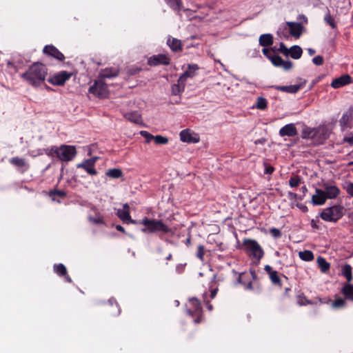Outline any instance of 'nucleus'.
Masks as SVG:
<instances>
[{"label": "nucleus", "instance_id": "603ef678", "mask_svg": "<svg viewBox=\"0 0 353 353\" xmlns=\"http://www.w3.org/2000/svg\"><path fill=\"white\" fill-rule=\"evenodd\" d=\"M140 134L146 139L147 143H150L154 139V136L147 131L142 130L140 132Z\"/></svg>", "mask_w": 353, "mask_h": 353}, {"label": "nucleus", "instance_id": "2eb2a0df", "mask_svg": "<svg viewBox=\"0 0 353 353\" xmlns=\"http://www.w3.org/2000/svg\"><path fill=\"white\" fill-rule=\"evenodd\" d=\"M306 83V81L303 80L299 84L291 85H274L272 88L276 90H279L284 92L294 94L296 93L299 90L303 88Z\"/></svg>", "mask_w": 353, "mask_h": 353}, {"label": "nucleus", "instance_id": "f257e3e1", "mask_svg": "<svg viewBox=\"0 0 353 353\" xmlns=\"http://www.w3.org/2000/svg\"><path fill=\"white\" fill-rule=\"evenodd\" d=\"M47 74L46 66L40 62H34L20 77L28 84L38 88L45 81Z\"/></svg>", "mask_w": 353, "mask_h": 353}, {"label": "nucleus", "instance_id": "f03ea898", "mask_svg": "<svg viewBox=\"0 0 353 353\" xmlns=\"http://www.w3.org/2000/svg\"><path fill=\"white\" fill-rule=\"evenodd\" d=\"M138 223L144 226L141 229V232L145 234H156L159 232L168 234L171 232V229L160 219H151L144 217Z\"/></svg>", "mask_w": 353, "mask_h": 353}, {"label": "nucleus", "instance_id": "c756f323", "mask_svg": "<svg viewBox=\"0 0 353 353\" xmlns=\"http://www.w3.org/2000/svg\"><path fill=\"white\" fill-rule=\"evenodd\" d=\"M273 36L271 34H263L259 37V42L260 46L268 47L273 44Z\"/></svg>", "mask_w": 353, "mask_h": 353}, {"label": "nucleus", "instance_id": "680f3d73", "mask_svg": "<svg viewBox=\"0 0 353 353\" xmlns=\"http://www.w3.org/2000/svg\"><path fill=\"white\" fill-rule=\"evenodd\" d=\"M347 192L353 196V183H349L346 188Z\"/></svg>", "mask_w": 353, "mask_h": 353}, {"label": "nucleus", "instance_id": "72a5a7b5", "mask_svg": "<svg viewBox=\"0 0 353 353\" xmlns=\"http://www.w3.org/2000/svg\"><path fill=\"white\" fill-rule=\"evenodd\" d=\"M317 263L321 271L323 273L327 272L330 268V264L323 257L319 256Z\"/></svg>", "mask_w": 353, "mask_h": 353}, {"label": "nucleus", "instance_id": "bf43d9fd", "mask_svg": "<svg viewBox=\"0 0 353 353\" xmlns=\"http://www.w3.org/2000/svg\"><path fill=\"white\" fill-rule=\"evenodd\" d=\"M239 283L243 284L245 285V288L246 290H252L253 289L252 283L250 281L248 283H245L241 281V276L240 275L239 277Z\"/></svg>", "mask_w": 353, "mask_h": 353}, {"label": "nucleus", "instance_id": "de8ad7c7", "mask_svg": "<svg viewBox=\"0 0 353 353\" xmlns=\"http://www.w3.org/2000/svg\"><path fill=\"white\" fill-rule=\"evenodd\" d=\"M59 147L52 146L50 148L46 150V154L49 157H57L58 156Z\"/></svg>", "mask_w": 353, "mask_h": 353}, {"label": "nucleus", "instance_id": "6e6d98bb", "mask_svg": "<svg viewBox=\"0 0 353 353\" xmlns=\"http://www.w3.org/2000/svg\"><path fill=\"white\" fill-rule=\"evenodd\" d=\"M312 62L316 65H321L323 64V57L318 55L312 59Z\"/></svg>", "mask_w": 353, "mask_h": 353}, {"label": "nucleus", "instance_id": "7ed1b4c3", "mask_svg": "<svg viewBox=\"0 0 353 353\" xmlns=\"http://www.w3.org/2000/svg\"><path fill=\"white\" fill-rule=\"evenodd\" d=\"M345 210L343 206L334 205L324 209L319 216L323 221L336 223L343 216Z\"/></svg>", "mask_w": 353, "mask_h": 353}, {"label": "nucleus", "instance_id": "58836bf2", "mask_svg": "<svg viewBox=\"0 0 353 353\" xmlns=\"http://www.w3.org/2000/svg\"><path fill=\"white\" fill-rule=\"evenodd\" d=\"M167 3L174 10L179 11L182 7L181 0H165Z\"/></svg>", "mask_w": 353, "mask_h": 353}, {"label": "nucleus", "instance_id": "412c9836", "mask_svg": "<svg viewBox=\"0 0 353 353\" xmlns=\"http://www.w3.org/2000/svg\"><path fill=\"white\" fill-rule=\"evenodd\" d=\"M167 45L174 52H181L183 50V44L181 41L171 36L168 37Z\"/></svg>", "mask_w": 353, "mask_h": 353}, {"label": "nucleus", "instance_id": "c9c22d12", "mask_svg": "<svg viewBox=\"0 0 353 353\" xmlns=\"http://www.w3.org/2000/svg\"><path fill=\"white\" fill-rule=\"evenodd\" d=\"M300 259L305 261H312L314 259V254L310 250L301 251L299 253Z\"/></svg>", "mask_w": 353, "mask_h": 353}, {"label": "nucleus", "instance_id": "13d9d810", "mask_svg": "<svg viewBox=\"0 0 353 353\" xmlns=\"http://www.w3.org/2000/svg\"><path fill=\"white\" fill-rule=\"evenodd\" d=\"M292 66L293 63L292 61L283 60V63L281 67L283 68L285 70H289L292 68Z\"/></svg>", "mask_w": 353, "mask_h": 353}, {"label": "nucleus", "instance_id": "7c9ffc66", "mask_svg": "<svg viewBox=\"0 0 353 353\" xmlns=\"http://www.w3.org/2000/svg\"><path fill=\"white\" fill-rule=\"evenodd\" d=\"M342 275L345 277L347 283L352 280V268L350 264H345L341 269Z\"/></svg>", "mask_w": 353, "mask_h": 353}, {"label": "nucleus", "instance_id": "bb28decb", "mask_svg": "<svg viewBox=\"0 0 353 353\" xmlns=\"http://www.w3.org/2000/svg\"><path fill=\"white\" fill-rule=\"evenodd\" d=\"M341 292L344 296L345 299L353 302V284L345 283L341 288Z\"/></svg>", "mask_w": 353, "mask_h": 353}, {"label": "nucleus", "instance_id": "4468645a", "mask_svg": "<svg viewBox=\"0 0 353 353\" xmlns=\"http://www.w3.org/2000/svg\"><path fill=\"white\" fill-rule=\"evenodd\" d=\"M286 25L289 28L290 34L296 39H299L303 32L304 27L301 23L288 21Z\"/></svg>", "mask_w": 353, "mask_h": 353}, {"label": "nucleus", "instance_id": "393cba45", "mask_svg": "<svg viewBox=\"0 0 353 353\" xmlns=\"http://www.w3.org/2000/svg\"><path fill=\"white\" fill-rule=\"evenodd\" d=\"M180 139L186 143H197L199 140L196 136H193L190 129L183 130L180 132Z\"/></svg>", "mask_w": 353, "mask_h": 353}, {"label": "nucleus", "instance_id": "a878e982", "mask_svg": "<svg viewBox=\"0 0 353 353\" xmlns=\"http://www.w3.org/2000/svg\"><path fill=\"white\" fill-rule=\"evenodd\" d=\"M119 71L118 69L114 68H108L102 70L99 73L101 79H111L116 77L119 75Z\"/></svg>", "mask_w": 353, "mask_h": 353}, {"label": "nucleus", "instance_id": "e2e57ef3", "mask_svg": "<svg viewBox=\"0 0 353 353\" xmlns=\"http://www.w3.org/2000/svg\"><path fill=\"white\" fill-rule=\"evenodd\" d=\"M297 19L301 21V23H307V18L304 14H299L297 17Z\"/></svg>", "mask_w": 353, "mask_h": 353}, {"label": "nucleus", "instance_id": "dca6fc26", "mask_svg": "<svg viewBox=\"0 0 353 353\" xmlns=\"http://www.w3.org/2000/svg\"><path fill=\"white\" fill-rule=\"evenodd\" d=\"M353 83L352 78L349 74H343L341 77L333 79L331 86L334 88H340Z\"/></svg>", "mask_w": 353, "mask_h": 353}, {"label": "nucleus", "instance_id": "473e14b6", "mask_svg": "<svg viewBox=\"0 0 353 353\" xmlns=\"http://www.w3.org/2000/svg\"><path fill=\"white\" fill-rule=\"evenodd\" d=\"M49 196L52 201H57V197L65 198L67 196V193L64 190L54 189L51 190L49 192Z\"/></svg>", "mask_w": 353, "mask_h": 353}, {"label": "nucleus", "instance_id": "a211bd4d", "mask_svg": "<svg viewBox=\"0 0 353 353\" xmlns=\"http://www.w3.org/2000/svg\"><path fill=\"white\" fill-rule=\"evenodd\" d=\"M322 186L324 189L323 190L325 193L327 199H335L339 195L341 192L339 188L334 185H330L328 183H325Z\"/></svg>", "mask_w": 353, "mask_h": 353}, {"label": "nucleus", "instance_id": "69168bd1", "mask_svg": "<svg viewBox=\"0 0 353 353\" xmlns=\"http://www.w3.org/2000/svg\"><path fill=\"white\" fill-rule=\"evenodd\" d=\"M217 292H218V288L212 290L210 292V297L212 299H214L216 296Z\"/></svg>", "mask_w": 353, "mask_h": 353}, {"label": "nucleus", "instance_id": "aec40b11", "mask_svg": "<svg viewBox=\"0 0 353 353\" xmlns=\"http://www.w3.org/2000/svg\"><path fill=\"white\" fill-rule=\"evenodd\" d=\"M54 272L61 277H63L67 283H72V279L68 274L66 267L63 263L54 264L53 266Z\"/></svg>", "mask_w": 353, "mask_h": 353}, {"label": "nucleus", "instance_id": "9d476101", "mask_svg": "<svg viewBox=\"0 0 353 353\" xmlns=\"http://www.w3.org/2000/svg\"><path fill=\"white\" fill-rule=\"evenodd\" d=\"M170 62L171 59L167 54H154L148 59V64L150 66L168 65Z\"/></svg>", "mask_w": 353, "mask_h": 353}, {"label": "nucleus", "instance_id": "20e7f679", "mask_svg": "<svg viewBox=\"0 0 353 353\" xmlns=\"http://www.w3.org/2000/svg\"><path fill=\"white\" fill-rule=\"evenodd\" d=\"M245 252L252 258L257 260L258 263L264 256V250L259 243L254 239H245L243 241Z\"/></svg>", "mask_w": 353, "mask_h": 353}, {"label": "nucleus", "instance_id": "37998d69", "mask_svg": "<svg viewBox=\"0 0 353 353\" xmlns=\"http://www.w3.org/2000/svg\"><path fill=\"white\" fill-rule=\"evenodd\" d=\"M334 308H342L346 305L345 299L341 297H336L332 304Z\"/></svg>", "mask_w": 353, "mask_h": 353}, {"label": "nucleus", "instance_id": "ea45409f", "mask_svg": "<svg viewBox=\"0 0 353 353\" xmlns=\"http://www.w3.org/2000/svg\"><path fill=\"white\" fill-rule=\"evenodd\" d=\"M255 107L259 110H265L268 107L267 99L263 97H258Z\"/></svg>", "mask_w": 353, "mask_h": 353}, {"label": "nucleus", "instance_id": "4c0bfd02", "mask_svg": "<svg viewBox=\"0 0 353 353\" xmlns=\"http://www.w3.org/2000/svg\"><path fill=\"white\" fill-rule=\"evenodd\" d=\"M324 21L326 23L330 25L333 29H336L337 26L333 17L330 14V10L327 9V12L324 16Z\"/></svg>", "mask_w": 353, "mask_h": 353}, {"label": "nucleus", "instance_id": "338daca9", "mask_svg": "<svg viewBox=\"0 0 353 353\" xmlns=\"http://www.w3.org/2000/svg\"><path fill=\"white\" fill-rule=\"evenodd\" d=\"M311 226L312 228L317 229V230L319 229V225L316 224V221L314 219H312L311 221Z\"/></svg>", "mask_w": 353, "mask_h": 353}, {"label": "nucleus", "instance_id": "39448f33", "mask_svg": "<svg viewBox=\"0 0 353 353\" xmlns=\"http://www.w3.org/2000/svg\"><path fill=\"white\" fill-rule=\"evenodd\" d=\"M191 308L187 310V313L194 317V322L199 323L203 321V312L200 301L196 298H192L189 301Z\"/></svg>", "mask_w": 353, "mask_h": 353}, {"label": "nucleus", "instance_id": "6e6552de", "mask_svg": "<svg viewBox=\"0 0 353 353\" xmlns=\"http://www.w3.org/2000/svg\"><path fill=\"white\" fill-rule=\"evenodd\" d=\"M264 270L268 274L272 285L275 286H278L279 288L282 287L281 277L287 281L288 280V276L283 274H279L277 271L273 270V268L269 265H265Z\"/></svg>", "mask_w": 353, "mask_h": 353}, {"label": "nucleus", "instance_id": "0e129e2a", "mask_svg": "<svg viewBox=\"0 0 353 353\" xmlns=\"http://www.w3.org/2000/svg\"><path fill=\"white\" fill-rule=\"evenodd\" d=\"M343 142L348 143L350 145H353V135L344 137Z\"/></svg>", "mask_w": 353, "mask_h": 353}, {"label": "nucleus", "instance_id": "f3484780", "mask_svg": "<svg viewBox=\"0 0 353 353\" xmlns=\"http://www.w3.org/2000/svg\"><path fill=\"white\" fill-rule=\"evenodd\" d=\"M353 114V106H350L348 110L343 113L339 120L340 125L343 130L352 127V117Z\"/></svg>", "mask_w": 353, "mask_h": 353}, {"label": "nucleus", "instance_id": "4d7b16f0", "mask_svg": "<svg viewBox=\"0 0 353 353\" xmlns=\"http://www.w3.org/2000/svg\"><path fill=\"white\" fill-rule=\"evenodd\" d=\"M288 197L289 199L294 200V201L303 199V198L301 196H299V195L296 193H294L292 192H288Z\"/></svg>", "mask_w": 353, "mask_h": 353}, {"label": "nucleus", "instance_id": "09e8293b", "mask_svg": "<svg viewBox=\"0 0 353 353\" xmlns=\"http://www.w3.org/2000/svg\"><path fill=\"white\" fill-rule=\"evenodd\" d=\"M297 303L299 305H306L311 304V301L307 300L303 294L297 296Z\"/></svg>", "mask_w": 353, "mask_h": 353}, {"label": "nucleus", "instance_id": "5fc2aeb1", "mask_svg": "<svg viewBox=\"0 0 353 353\" xmlns=\"http://www.w3.org/2000/svg\"><path fill=\"white\" fill-rule=\"evenodd\" d=\"M265 167L264 172L267 174H271L274 171V168L271 165L268 164L267 162H264L263 163Z\"/></svg>", "mask_w": 353, "mask_h": 353}, {"label": "nucleus", "instance_id": "c03bdc74", "mask_svg": "<svg viewBox=\"0 0 353 353\" xmlns=\"http://www.w3.org/2000/svg\"><path fill=\"white\" fill-rule=\"evenodd\" d=\"M301 182V178L298 176H291L289 180V185L291 188H296L298 187Z\"/></svg>", "mask_w": 353, "mask_h": 353}, {"label": "nucleus", "instance_id": "864d4df0", "mask_svg": "<svg viewBox=\"0 0 353 353\" xmlns=\"http://www.w3.org/2000/svg\"><path fill=\"white\" fill-rule=\"evenodd\" d=\"M278 50L285 56L289 55V49H288L286 46L283 42L280 43L279 48Z\"/></svg>", "mask_w": 353, "mask_h": 353}, {"label": "nucleus", "instance_id": "1a4fd4ad", "mask_svg": "<svg viewBox=\"0 0 353 353\" xmlns=\"http://www.w3.org/2000/svg\"><path fill=\"white\" fill-rule=\"evenodd\" d=\"M72 74L67 71H61L48 79V81L54 85L61 86L70 79Z\"/></svg>", "mask_w": 353, "mask_h": 353}, {"label": "nucleus", "instance_id": "9b49d317", "mask_svg": "<svg viewBox=\"0 0 353 353\" xmlns=\"http://www.w3.org/2000/svg\"><path fill=\"white\" fill-rule=\"evenodd\" d=\"M9 163L17 168V170L24 174L30 169L29 163L23 158L19 157H14L9 159Z\"/></svg>", "mask_w": 353, "mask_h": 353}, {"label": "nucleus", "instance_id": "052dcab7", "mask_svg": "<svg viewBox=\"0 0 353 353\" xmlns=\"http://www.w3.org/2000/svg\"><path fill=\"white\" fill-rule=\"evenodd\" d=\"M270 51H274V50L272 48L269 49V48H264L262 50L263 54L269 59H270V57H271V56H273L272 54H270Z\"/></svg>", "mask_w": 353, "mask_h": 353}, {"label": "nucleus", "instance_id": "8fccbe9b", "mask_svg": "<svg viewBox=\"0 0 353 353\" xmlns=\"http://www.w3.org/2000/svg\"><path fill=\"white\" fill-rule=\"evenodd\" d=\"M316 130H321V132L318 134V137L321 139L326 140L329 137V134L327 133V130L325 128H318Z\"/></svg>", "mask_w": 353, "mask_h": 353}, {"label": "nucleus", "instance_id": "774afa93", "mask_svg": "<svg viewBox=\"0 0 353 353\" xmlns=\"http://www.w3.org/2000/svg\"><path fill=\"white\" fill-rule=\"evenodd\" d=\"M116 229L119 231V232H121L123 233H125V230L124 229V228L120 225H116Z\"/></svg>", "mask_w": 353, "mask_h": 353}, {"label": "nucleus", "instance_id": "0eeeda50", "mask_svg": "<svg viewBox=\"0 0 353 353\" xmlns=\"http://www.w3.org/2000/svg\"><path fill=\"white\" fill-rule=\"evenodd\" d=\"M76 155L77 150L74 145H61L59 147L57 158L61 161H70L73 160Z\"/></svg>", "mask_w": 353, "mask_h": 353}, {"label": "nucleus", "instance_id": "2f4dec72", "mask_svg": "<svg viewBox=\"0 0 353 353\" xmlns=\"http://www.w3.org/2000/svg\"><path fill=\"white\" fill-rule=\"evenodd\" d=\"M303 50L299 46L294 45L289 49V54L292 59H299L301 57Z\"/></svg>", "mask_w": 353, "mask_h": 353}, {"label": "nucleus", "instance_id": "f704fd0d", "mask_svg": "<svg viewBox=\"0 0 353 353\" xmlns=\"http://www.w3.org/2000/svg\"><path fill=\"white\" fill-rule=\"evenodd\" d=\"M185 83L178 81L177 83L173 84L171 87V92L173 95H178L184 91Z\"/></svg>", "mask_w": 353, "mask_h": 353}, {"label": "nucleus", "instance_id": "e433bc0d", "mask_svg": "<svg viewBox=\"0 0 353 353\" xmlns=\"http://www.w3.org/2000/svg\"><path fill=\"white\" fill-rule=\"evenodd\" d=\"M106 175L112 179H119L123 176V172L119 168L109 169L106 172Z\"/></svg>", "mask_w": 353, "mask_h": 353}, {"label": "nucleus", "instance_id": "ddd939ff", "mask_svg": "<svg viewBox=\"0 0 353 353\" xmlns=\"http://www.w3.org/2000/svg\"><path fill=\"white\" fill-rule=\"evenodd\" d=\"M43 53L48 57L54 58L59 61H63L65 56L53 45H46L43 48Z\"/></svg>", "mask_w": 353, "mask_h": 353}, {"label": "nucleus", "instance_id": "a19ab883", "mask_svg": "<svg viewBox=\"0 0 353 353\" xmlns=\"http://www.w3.org/2000/svg\"><path fill=\"white\" fill-rule=\"evenodd\" d=\"M270 60L276 67H281L283 63V59L279 55L274 54L270 57Z\"/></svg>", "mask_w": 353, "mask_h": 353}, {"label": "nucleus", "instance_id": "423d86ee", "mask_svg": "<svg viewBox=\"0 0 353 353\" xmlns=\"http://www.w3.org/2000/svg\"><path fill=\"white\" fill-rule=\"evenodd\" d=\"M89 93L100 99H105L108 96L107 84L102 80H96L92 85L89 88Z\"/></svg>", "mask_w": 353, "mask_h": 353}, {"label": "nucleus", "instance_id": "49530a36", "mask_svg": "<svg viewBox=\"0 0 353 353\" xmlns=\"http://www.w3.org/2000/svg\"><path fill=\"white\" fill-rule=\"evenodd\" d=\"M154 141L156 144L158 145H165L168 143L169 139L165 137H163L161 135H156L154 136Z\"/></svg>", "mask_w": 353, "mask_h": 353}, {"label": "nucleus", "instance_id": "b1692460", "mask_svg": "<svg viewBox=\"0 0 353 353\" xmlns=\"http://www.w3.org/2000/svg\"><path fill=\"white\" fill-rule=\"evenodd\" d=\"M199 69L196 64L188 65V69L179 78V81L185 83L188 78H192L195 75L196 71Z\"/></svg>", "mask_w": 353, "mask_h": 353}, {"label": "nucleus", "instance_id": "4be33fe9", "mask_svg": "<svg viewBox=\"0 0 353 353\" xmlns=\"http://www.w3.org/2000/svg\"><path fill=\"white\" fill-rule=\"evenodd\" d=\"M315 194L312 197V203L314 205H321L326 202L327 198L323 190L316 188Z\"/></svg>", "mask_w": 353, "mask_h": 353}, {"label": "nucleus", "instance_id": "6ab92c4d", "mask_svg": "<svg viewBox=\"0 0 353 353\" xmlns=\"http://www.w3.org/2000/svg\"><path fill=\"white\" fill-rule=\"evenodd\" d=\"M129 207L128 204L124 205L123 210H119L117 214L119 218L125 223H138L136 220L131 219L130 214L128 210Z\"/></svg>", "mask_w": 353, "mask_h": 353}, {"label": "nucleus", "instance_id": "5701e85b", "mask_svg": "<svg viewBox=\"0 0 353 353\" xmlns=\"http://www.w3.org/2000/svg\"><path fill=\"white\" fill-rule=\"evenodd\" d=\"M297 133V129L294 123L287 124L279 130V135L281 137H294Z\"/></svg>", "mask_w": 353, "mask_h": 353}, {"label": "nucleus", "instance_id": "3c124183", "mask_svg": "<svg viewBox=\"0 0 353 353\" xmlns=\"http://www.w3.org/2000/svg\"><path fill=\"white\" fill-rule=\"evenodd\" d=\"M270 234L275 239H279L282 236L281 230L276 228L270 229Z\"/></svg>", "mask_w": 353, "mask_h": 353}, {"label": "nucleus", "instance_id": "c85d7f7f", "mask_svg": "<svg viewBox=\"0 0 353 353\" xmlns=\"http://www.w3.org/2000/svg\"><path fill=\"white\" fill-rule=\"evenodd\" d=\"M124 117L126 119L136 124H140L142 123L141 116L137 111L128 112Z\"/></svg>", "mask_w": 353, "mask_h": 353}, {"label": "nucleus", "instance_id": "79ce46f5", "mask_svg": "<svg viewBox=\"0 0 353 353\" xmlns=\"http://www.w3.org/2000/svg\"><path fill=\"white\" fill-rule=\"evenodd\" d=\"M321 132V130H316V129H310L308 130L304 131V138H311L315 139L318 137V134Z\"/></svg>", "mask_w": 353, "mask_h": 353}, {"label": "nucleus", "instance_id": "f8f14e48", "mask_svg": "<svg viewBox=\"0 0 353 353\" xmlns=\"http://www.w3.org/2000/svg\"><path fill=\"white\" fill-rule=\"evenodd\" d=\"M97 159V157L85 159L81 163L77 164V166L78 168H82L85 170L88 174L91 176H95L97 174V171L94 168Z\"/></svg>", "mask_w": 353, "mask_h": 353}, {"label": "nucleus", "instance_id": "a18cd8bd", "mask_svg": "<svg viewBox=\"0 0 353 353\" xmlns=\"http://www.w3.org/2000/svg\"><path fill=\"white\" fill-rule=\"evenodd\" d=\"M205 247L203 245H199L197 247V251L196 252V256L201 261H204V255H205Z\"/></svg>", "mask_w": 353, "mask_h": 353}, {"label": "nucleus", "instance_id": "cd10ccee", "mask_svg": "<svg viewBox=\"0 0 353 353\" xmlns=\"http://www.w3.org/2000/svg\"><path fill=\"white\" fill-rule=\"evenodd\" d=\"M88 221L94 225H105L103 216L97 210H94V216H88Z\"/></svg>", "mask_w": 353, "mask_h": 353}]
</instances>
